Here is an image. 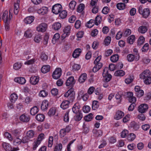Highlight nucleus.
Returning <instances> with one entry per match:
<instances>
[{
    "instance_id": "28",
    "label": "nucleus",
    "mask_w": 151,
    "mask_h": 151,
    "mask_svg": "<svg viewBox=\"0 0 151 151\" xmlns=\"http://www.w3.org/2000/svg\"><path fill=\"white\" fill-rule=\"evenodd\" d=\"M32 31L31 29H28L24 33V36L27 38H30L32 36Z\"/></svg>"
},
{
    "instance_id": "17",
    "label": "nucleus",
    "mask_w": 151,
    "mask_h": 151,
    "mask_svg": "<svg viewBox=\"0 0 151 151\" xmlns=\"http://www.w3.org/2000/svg\"><path fill=\"white\" fill-rule=\"evenodd\" d=\"M14 81L21 84H24L26 83V81L24 78L17 77L14 79Z\"/></svg>"
},
{
    "instance_id": "35",
    "label": "nucleus",
    "mask_w": 151,
    "mask_h": 151,
    "mask_svg": "<svg viewBox=\"0 0 151 151\" xmlns=\"http://www.w3.org/2000/svg\"><path fill=\"white\" fill-rule=\"evenodd\" d=\"M135 37L132 35L129 37L127 39V42L130 44H132L135 40Z\"/></svg>"
},
{
    "instance_id": "16",
    "label": "nucleus",
    "mask_w": 151,
    "mask_h": 151,
    "mask_svg": "<svg viewBox=\"0 0 151 151\" xmlns=\"http://www.w3.org/2000/svg\"><path fill=\"white\" fill-rule=\"evenodd\" d=\"M80 106L79 103H76L73 106L72 110L73 112L74 113H77L78 112L81 111L80 110Z\"/></svg>"
},
{
    "instance_id": "54",
    "label": "nucleus",
    "mask_w": 151,
    "mask_h": 151,
    "mask_svg": "<svg viewBox=\"0 0 151 151\" xmlns=\"http://www.w3.org/2000/svg\"><path fill=\"white\" fill-rule=\"evenodd\" d=\"M21 130L20 129H16L12 131V133L15 136L19 135L21 133Z\"/></svg>"
},
{
    "instance_id": "51",
    "label": "nucleus",
    "mask_w": 151,
    "mask_h": 151,
    "mask_svg": "<svg viewBox=\"0 0 151 151\" xmlns=\"http://www.w3.org/2000/svg\"><path fill=\"white\" fill-rule=\"evenodd\" d=\"M4 135L10 141H12L13 140V138L11 134L9 133L8 132H6L4 134Z\"/></svg>"
},
{
    "instance_id": "38",
    "label": "nucleus",
    "mask_w": 151,
    "mask_h": 151,
    "mask_svg": "<svg viewBox=\"0 0 151 151\" xmlns=\"http://www.w3.org/2000/svg\"><path fill=\"white\" fill-rule=\"evenodd\" d=\"M42 39V35L40 34L36 35L34 38V41L37 43H39Z\"/></svg>"
},
{
    "instance_id": "48",
    "label": "nucleus",
    "mask_w": 151,
    "mask_h": 151,
    "mask_svg": "<svg viewBox=\"0 0 151 151\" xmlns=\"http://www.w3.org/2000/svg\"><path fill=\"white\" fill-rule=\"evenodd\" d=\"M62 149V145L61 143L57 144L55 146L54 151H61Z\"/></svg>"
},
{
    "instance_id": "44",
    "label": "nucleus",
    "mask_w": 151,
    "mask_h": 151,
    "mask_svg": "<svg viewBox=\"0 0 151 151\" xmlns=\"http://www.w3.org/2000/svg\"><path fill=\"white\" fill-rule=\"evenodd\" d=\"M93 133L95 134L96 136L97 137L101 136L102 134V131L100 130L93 129Z\"/></svg>"
},
{
    "instance_id": "26",
    "label": "nucleus",
    "mask_w": 151,
    "mask_h": 151,
    "mask_svg": "<svg viewBox=\"0 0 151 151\" xmlns=\"http://www.w3.org/2000/svg\"><path fill=\"white\" fill-rule=\"evenodd\" d=\"M61 27V24L58 22L55 23L52 25V28L55 30H58Z\"/></svg>"
},
{
    "instance_id": "8",
    "label": "nucleus",
    "mask_w": 151,
    "mask_h": 151,
    "mask_svg": "<svg viewBox=\"0 0 151 151\" xmlns=\"http://www.w3.org/2000/svg\"><path fill=\"white\" fill-rule=\"evenodd\" d=\"M148 108V106L146 104H143L140 105L138 109L139 112L141 113H143L145 112Z\"/></svg>"
},
{
    "instance_id": "64",
    "label": "nucleus",
    "mask_w": 151,
    "mask_h": 151,
    "mask_svg": "<svg viewBox=\"0 0 151 151\" xmlns=\"http://www.w3.org/2000/svg\"><path fill=\"white\" fill-rule=\"evenodd\" d=\"M47 95V93L45 90L41 91L39 94V96L43 97L46 96Z\"/></svg>"
},
{
    "instance_id": "2",
    "label": "nucleus",
    "mask_w": 151,
    "mask_h": 151,
    "mask_svg": "<svg viewBox=\"0 0 151 151\" xmlns=\"http://www.w3.org/2000/svg\"><path fill=\"white\" fill-rule=\"evenodd\" d=\"M139 13L142 14V16L144 18H147L149 15L150 11L149 9L146 8L143 9L142 7L140 6L138 8Z\"/></svg>"
},
{
    "instance_id": "43",
    "label": "nucleus",
    "mask_w": 151,
    "mask_h": 151,
    "mask_svg": "<svg viewBox=\"0 0 151 151\" xmlns=\"http://www.w3.org/2000/svg\"><path fill=\"white\" fill-rule=\"evenodd\" d=\"M134 79V77L133 76H129L125 79V82L127 84H129L133 81Z\"/></svg>"
},
{
    "instance_id": "3",
    "label": "nucleus",
    "mask_w": 151,
    "mask_h": 151,
    "mask_svg": "<svg viewBox=\"0 0 151 151\" xmlns=\"http://www.w3.org/2000/svg\"><path fill=\"white\" fill-rule=\"evenodd\" d=\"M12 17V15L11 13L10 10H9V14L7 11H5L3 12L2 18L4 22H9Z\"/></svg>"
},
{
    "instance_id": "20",
    "label": "nucleus",
    "mask_w": 151,
    "mask_h": 151,
    "mask_svg": "<svg viewBox=\"0 0 151 151\" xmlns=\"http://www.w3.org/2000/svg\"><path fill=\"white\" fill-rule=\"evenodd\" d=\"M147 27L146 26H140L138 29V31L140 33L144 34L147 31Z\"/></svg>"
},
{
    "instance_id": "21",
    "label": "nucleus",
    "mask_w": 151,
    "mask_h": 151,
    "mask_svg": "<svg viewBox=\"0 0 151 151\" xmlns=\"http://www.w3.org/2000/svg\"><path fill=\"white\" fill-rule=\"evenodd\" d=\"M95 65L92 69L93 72L95 73L100 69L102 66V63H99L98 64H95Z\"/></svg>"
},
{
    "instance_id": "15",
    "label": "nucleus",
    "mask_w": 151,
    "mask_h": 151,
    "mask_svg": "<svg viewBox=\"0 0 151 151\" xmlns=\"http://www.w3.org/2000/svg\"><path fill=\"white\" fill-rule=\"evenodd\" d=\"M39 81V78L38 76H32L30 80L31 83L32 85H35Z\"/></svg>"
},
{
    "instance_id": "4",
    "label": "nucleus",
    "mask_w": 151,
    "mask_h": 151,
    "mask_svg": "<svg viewBox=\"0 0 151 151\" xmlns=\"http://www.w3.org/2000/svg\"><path fill=\"white\" fill-rule=\"evenodd\" d=\"M62 9L61 5L59 4H56L53 6L52 8V12L55 14H58Z\"/></svg>"
},
{
    "instance_id": "18",
    "label": "nucleus",
    "mask_w": 151,
    "mask_h": 151,
    "mask_svg": "<svg viewBox=\"0 0 151 151\" xmlns=\"http://www.w3.org/2000/svg\"><path fill=\"white\" fill-rule=\"evenodd\" d=\"M48 102L47 100L43 101L41 105V108L42 110L45 111L48 108Z\"/></svg>"
},
{
    "instance_id": "5",
    "label": "nucleus",
    "mask_w": 151,
    "mask_h": 151,
    "mask_svg": "<svg viewBox=\"0 0 151 151\" xmlns=\"http://www.w3.org/2000/svg\"><path fill=\"white\" fill-rule=\"evenodd\" d=\"M71 29V27L69 25H68L65 27L63 30V33L61 36L63 39H64L70 35Z\"/></svg>"
},
{
    "instance_id": "58",
    "label": "nucleus",
    "mask_w": 151,
    "mask_h": 151,
    "mask_svg": "<svg viewBox=\"0 0 151 151\" xmlns=\"http://www.w3.org/2000/svg\"><path fill=\"white\" fill-rule=\"evenodd\" d=\"M131 33V30L129 29H127L123 33V36L126 37L130 35Z\"/></svg>"
},
{
    "instance_id": "11",
    "label": "nucleus",
    "mask_w": 151,
    "mask_h": 151,
    "mask_svg": "<svg viewBox=\"0 0 151 151\" xmlns=\"http://www.w3.org/2000/svg\"><path fill=\"white\" fill-rule=\"evenodd\" d=\"M3 148L6 151H16L15 148H13L12 149L10 145L9 144L6 142L3 143L2 144Z\"/></svg>"
},
{
    "instance_id": "42",
    "label": "nucleus",
    "mask_w": 151,
    "mask_h": 151,
    "mask_svg": "<svg viewBox=\"0 0 151 151\" xmlns=\"http://www.w3.org/2000/svg\"><path fill=\"white\" fill-rule=\"evenodd\" d=\"M116 6L118 9L119 10H123L125 9L126 5L124 3H120L117 4Z\"/></svg>"
},
{
    "instance_id": "63",
    "label": "nucleus",
    "mask_w": 151,
    "mask_h": 151,
    "mask_svg": "<svg viewBox=\"0 0 151 151\" xmlns=\"http://www.w3.org/2000/svg\"><path fill=\"white\" fill-rule=\"evenodd\" d=\"M90 109L91 108L88 106H84L83 108V111L85 113L89 112L90 111Z\"/></svg>"
},
{
    "instance_id": "32",
    "label": "nucleus",
    "mask_w": 151,
    "mask_h": 151,
    "mask_svg": "<svg viewBox=\"0 0 151 151\" xmlns=\"http://www.w3.org/2000/svg\"><path fill=\"white\" fill-rule=\"evenodd\" d=\"M119 59V56L117 54L113 55L110 57V60L113 63L116 62Z\"/></svg>"
},
{
    "instance_id": "34",
    "label": "nucleus",
    "mask_w": 151,
    "mask_h": 151,
    "mask_svg": "<svg viewBox=\"0 0 151 151\" xmlns=\"http://www.w3.org/2000/svg\"><path fill=\"white\" fill-rule=\"evenodd\" d=\"M76 115L75 117V119L76 121H79L81 120L83 117L82 114L81 113V111L78 112V113H76Z\"/></svg>"
},
{
    "instance_id": "29",
    "label": "nucleus",
    "mask_w": 151,
    "mask_h": 151,
    "mask_svg": "<svg viewBox=\"0 0 151 151\" xmlns=\"http://www.w3.org/2000/svg\"><path fill=\"white\" fill-rule=\"evenodd\" d=\"M38 111V109L36 106L32 107L30 110V114L32 115H35Z\"/></svg>"
},
{
    "instance_id": "22",
    "label": "nucleus",
    "mask_w": 151,
    "mask_h": 151,
    "mask_svg": "<svg viewBox=\"0 0 151 151\" xmlns=\"http://www.w3.org/2000/svg\"><path fill=\"white\" fill-rule=\"evenodd\" d=\"M81 52V49L78 48L76 49L74 51L72 56L74 58H77L80 55V54Z\"/></svg>"
},
{
    "instance_id": "36",
    "label": "nucleus",
    "mask_w": 151,
    "mask_h": 151,
    "mask_svg": "<svg viewBox=\"0 0 151 151\" xmlns=\"http://www.w3.org/2000/svg\"><path fill=\"white\" fill-rule=\"evenodd\" d=\"M127 60L130 62H132L135 59V57L134 55L132 54H130L127 55Z\"/></svg>"
},
{
    "instance_id": "37",
    "label": "nucleus",
    "mask_w": 151,
    "mask_h": 151,
    "mask_svg": "<svg viewBox=\"0 0 151 151\" xmlns=\"http://www.w3.org/2000/svg\"><path fill=\"white\" fill-rule=\"evenodd\" d=\"M14 13L15 14L17 15L18 13L19 8V5L18 3L14 4Z\"/></svg>"
},
{
    "instance_id": "1",
    "label": "nucleus",
    "mask_w": 151,
    "mask_h": 151,
    "mask_svg": "<svg viewBox=\"0 0 151 151\" xmlns=\"http://www.w3.org/2000/svg\"><path fill=\"white\" fill-rule=\"evenodd\" d=\"M75 92L73 89L71 88L64 95L65 97L68 98V100L64 101L60 105V107L63 109L68 108L70 102H72L75 99Z\"/></svg>"
},
{
    "instance_id": "57",
    "label": "nucleus",
    "mask_w": 151,
    "mask_h": 151,
    "mask_svg": "<svg viewBox=\"0 0 151 151\" xmlns=\"http://www.w3.org/2000/svg\"><path fill=\"white\" fill-rule=\"evenodd\" d=\"M21 142L22 140L18 138H17L14 140L13 143L14 145L17 146L20 145Z\"/></svg>"
},
{
    "instance_id": "39",
    "label": "nucleus",
    "mask_w": 151,
    "mask_h": 151,
    "mask_svg": "<svg viewBox=\"0 0 151 151\" xmlns=\"http://www.w3.org/2000/svg\"><path fill=\"white\" fill-rule=\"evenodd\" d=\"M94 20L95 22V24L98 25L101 23V17L100 15L97 16Z\"/></svg>"
},
{
    "instance_id": "59",
    "label": "nucleus",
    "mask_w": 151,
    "mask_h": 151,
    "mask_svg": "<svg viewBox=\"0 0 151 151\" xmlns=\"http://www.w3.org/2000/svg\"><path fill=\"white\" fill-rule=\"evenodd\" d=\"M67 133L65 129H62L60 131V136L61 138L63 137L66 135Z\"/></svg>"
},
{
    "instance_id": "6",
    "label": "nucleus",
    "mask_w": 151,
    "mask_h": 151,
    "mask_svg": "<svg viewBox=\"0 0 151 151\" xmlns=\"http://www.w3.org/2000/svg\"><path fill=\"white\" fill-rule=\"evenodd\" d=\"M47 27V24L45 23H42L36 27V30L38 32H45Z\"/></svg>"
},
{
    "instance_id": "41",
    "label": "nucleus",
    "mask_w": 151,
    "mask_h": 151,
    "mask_svg": "<svg viewBox=\"0 0 151 151\" xmlns=\"http://www.w3.org/2000/svg\"><path fill=\"white\" fill-rule=\"evenodd\" d=\"M22 66V64L20 62H17L14 65V68L16 70H18L20 69Z\"/></svg>"
},
{
    "instance_id": "23",
    "label": "nucleus",
    "mask_w": 151,
    "mask_h": 151,
    "mask_svg": "<svg viewBox=\"0 0 151 151\" xmlns=\"http://www.w3.org/2000/svg\"><path fill=\"white\" fill-rule=\"evenodd\" d=\"M50 66L48 65H43L41 69V71L42 73H45L50 71Z\"/></svg>"
},
{
    "instance_id": "14",
    "label": "nucleus",
    "mask_w": 151,
    "mask_h": 151,
    "mask_svg": "<svg viewBox=\"0 0 151 151\" xmlns=\"http://www.w3.org/2000/svg\"><path fill=\"white\" fill-rule=\"evenodd\" d=\"M124 115V113L121 111L118 110L115 114L114 119L116 120H119L122 118Z\"/></svg>"
},
{
    "instance_id": "9",
    "label": "nucleus",
    "mask_w": 151,
    "mask_h": 151,
    "mask_svg": "<svg viewBox=\"0 0 151 151\" xmlns=\"http://www.w3.org/2000/svg\"><path fill=\"white\" fill-rule=\"evenodd\" d=\"M108 68H105L103 70V72L102 75L104 77L105 76V80L106 82H108L111 79V75L109 74H108L107 70Z\"/></svg>"
},
{
    "instance_id": "60",
    "label": "nucleus",
    "mask_w": 151,
    "mask_h": 151,
    "mask_svg": "<svg viewBox=\"0 0 151 151\" xmlns=\"http://www.w3.org/2000/svg\"><path fill=\"white\" fill-rule=\"evenodd\" d=\"M56 112V109L55 108H52L50 109L48 112V114L50 116L53 115L55 114Z\"/></svg>"
},
{
    "instance_id": "10",
    "label": "nucleus",
    "mask_w": 151,
    "mask_h": 151,
    "mask_svg": "<svg viewBox=\"0 0 151 151\" xmlns=\"http://www.w3.org/2000/svg\"><path fill=\"white\" fill-rule=\"evenodd\" d=\"M150 73L149 70H146L140 74V78L144 80L150 76Z\"/></svg>"
},
{
    "instance_id": "61",
    "label": "nucleus",
    "mask_w": 151,
    "mask_h": 151,
    "mask_svg": "<svg viewBox=\"0 0 151 151\" xmlns=\"http://www.w3.org/2000/svg\"><path fill=\"white\" fill-rule=\"evenodd\" d=\"M53 137L50 136L49 138L48 146L49 147H51L53 145Z\"/></svg>"
},
{
    "instance_id": "19",
    "label": "nucleus",
    "mask_w": 151,
    "mask_h": 151,
    "mask_svg": "<svg viewBox=\"0 0 151 151\" xmlns=\"http://www.w3.org/2000/svg\"><path fill=\"white\" fill-rule=\"evenodd\" d=\"M34 17L33 16H29L26 17L24 19V22L27 24H30L34 20Z\"/></svg>"
},
{
    "instance_id": "24",
    "label": "nucleus",
    "mask_w": 151,
    "mask_h": 151,
    "mask_svg": "<svg viewBox=\"0 0 151 151\" xmlns=\"http://www.w3.org/2000/svg\"><path fill=\"white\" fill-rule=\"evenodd\" d=\"M48 8L46 7H43L38 10V13L40 14L44 15L47 13Z\"/></svg>"
},
{
    "instance_id": "56",
    "label": "nucleus",
    "mask_w": 151,
    "mask_h": 151,
    "mask_svg": "<svg viewBox=\"0 0 151 151\" xmlns=\"http://www.w3.org/2000/svg\"><path fill=\"white\" fill-rule=\"evenodd\" d=\"M131 125L132 127L135 130H138L139 127V125L134 122H131Z\"/></svg>"
},
{
    "instance_id": "33",
    "label": "nucleus",
    "mask_w": 151,
    "mask_h": 151,
    "mask_svg": "<svg viewBox=\"0 0 151 151\" xmlns=\"http://www.w3.org/2000/svg\"><path fill=\"white\" fill-rule=\"evenodd\" d=\"M125 72L122 70H118L116 71L114 75L116 76H122L125 75Z\"/></svg>"
},
{
    "instance_id": "47",
    "label": "nucleus",
    "mask_w": 151,
    "mask_h": 151,
    "mask_svg": "<svg viewBox=\"0 0 151 151\" xmlns=\"http://www.w3.org/2000/svg\"><path fill=\"white\" fill-rule=\"evenodd\" d=\"M76 2L74 0L72 1L69 4V7L72 10H73L76 6Z\"/></svg>"
},
{
    "instance_id": "46",
    "label": "nucleus",
    "mask_w": 151,
    "mask_h": 151,
    "mask_svg": "<svg viewBox=\"0 0 151 151\" xmlns=\"http://www.w3.org/2000/svg\"><path fill=\"white\" fill-rule=\"evenodd\" d=\"M111 40V37L109 36H107L104 40V44L106 46L110 44Z\"/></svg>"
},
{
    "instance_id": "49",
    "label": "nucleus",
    "mask_w": 151,
    "mask_h": 151,
    "mask_svg": "<svg viewBox=\"0 0 151 151\" xmlns=\"http://www.w3.org/2000/svg\"><path fill=\"white\" fill-rule=\"evenodd\" d=\"M41 143L39 141L36 140L32 144V149L35 150L36 149L37 147Z\"/></svg>"
},
{
    "instance_id": "12",
    "label": "nucleus",
    "mask_w": 151,
    "mask_h": 151,
    "mask_svg": "<svg viewBox=\"0 0 151 151\" xmlns=\"http://www.w3.org/2000/svg\"><path fill=\"white\" fill-rule=\"evenodd\" d=\"M75 83V81L73 76L69 77L67 80L66 85L67 86H72Z\"/></svg>"
},
{
    "instance_id": "55",
    "label": "nucleus",
    "mask_w": 151,
    "mask_h": 151,
    "mask_svg": "<svg viewBox=\"0 0 151 151\" xmlns=\"http://www.w3.org/2000/svg\"><path fill=\"white\" fill-rule=\"evenodd\" d=\"M135 138V135L134 133H130L127 137V139L129 141H133Z\"/></svg>"
},
{
    "instance_id": "45",
    "label": "nucleus",
    "mask_w": 151,
    "mask_h": 151,
    "mask_svg": "<svg viewBox=\"0 0 151 151\" xmlns=\"http://www.w3.org/2000/svg\"><path fill=\"white\" fill-rule=\"evenodd\" d=\"M99 106L98 102L97 101H94L93 102L92 109L94 110H96Z\"/></svg>"
},
{
    "instance_id": "62",
    "label": "nucleus",
    "mask_w": 151,
    "mask_h": 151,
    "mask_svg": "<svg viewBox=\"0 0 151 151\" xmlns=\"http://www.w3.org/2000/svg\"><path fill=\"white\" fill-rule=\"evenodd\" d=\"M144 83L146 84H149L151 83V77L150 76L143 80Z\"/></svg>"
},
{
    "instance_id": "13",
    "label": "nucleus",
    "mask_w": 151,
    "mask_h": 151,
    "mask_svg": "<svg viewBox=\"0 0 151 151\" xmlns=\"http://www.w3.org/2000/svg\"><path fill=\"white\" fill-rule=\"evenodd\" d=\"M20 120L23 122H27L30 119V117L29 115L24 114L22 115L19 117Z\"/></svg>"
},
{
    "instance_id": "50",
    "label": "nucleus",
    "mask_w": 151,
    "mask_h": 151,
    "mask_svg": "<svg viewBox=\"0 0 151 151\" xmlns=\"http://www.w3.org/2000/svg\"><path fill=\"white\" fill-rule=\"evenodd\" d=\"M145 40V39L143 36H141L138 39L137 43L138 45H140L143 44Z\"/></svg>"
},
{
    "instance_id": "31",
    "label": "nucleus",
    "mask_w": 151,
    "mask_h": 151,
    "mask_svg": "<svg viewBox=\"0 0 151 151\" xmlns=\"http://www.w3.org/2000/svg\"><path fill=\"white\" fill-rule=\"evenodd\" d=\"M18 96L15 93L12 94L10 96V99L12 102L14 103L17 99Z\"/></svg>"
},
{
    "instance_id": "40",
    "label": "nucleus",
    "mask_w": 151,
    "mask_h": 151,
    "mask_svg": "<svg viewBox=\"0 0 151 151\" xmlns=\"http://www.w3.org/2000/svg\"><path fill=\"white\" fill-rule=\"evenodd\" d=\"M94 20L91 19L88 21L86 24V26L88 28L92 27L95 24Z\"/></svg>"
},
{
    "instance_id": "27",
    "label": "nucleus",
    "mask_w": 151,
    "mask_h": 151,
    "mask_svg": "<svg viewBox=\"0 0 151 151\" xmlns=\"http://www.w3.org/2000/svg\"><path fill=\"white\" fill-rule=\"evenodd\" d=\"M26 134L28 138H32L34 137L35 132L33 130H29L27 132Z\"/></svg>"
},
{
    "instance_id": "52",
    "label": "nucleus",
    "mask_w": 151,
    "mask_h": 151,
    "mask_svg": "<svg viewBox=\"0 0 151 151\" xmlns=\"http://www.w3.org/2000/svg\"><path fill=\"white\" fill-rule=\"evenodd\" d=\"M59 16L61 19H64L67 15V12L65 10H63L60 12Z\"/></svg>"
},
{
    "instance_id": "7",
    "label": "nucleus",
    "mask_w": 151,
    "mask_h": 151,
    "mask_svg": "<svg viewBox=\"0 0 151 151\" xmlns=\"http://www.w3.org/2000/svg\"><path fill=\"white\" fill-rule=\"evenodd\" d=\"M61 71L60 68H56L52 73L53 78L55 79L59 78L61 75Z\"/></svg>"
},
{
    "instance_id": "53",
    "label": "nucleus",
    "mask_w": 151,
    "mask_h": 151,
    "mask_svg": "<svg viewBox=\"0 0 151 151\" xmlns=\"http://www.w3.org/2000/svg\"><path fill=\"white\" fill-rule=\"evenodd\" d=\"M93 115L91 113H90L88 115L86 116L84 118L85 120L87 122L91 121L93 118Z\"/></svg>"
},
{
    "instance_id": "25",
    "label": "nucleus",
    "mask_w": 151,
    "mask_h": 151,
    "mask_svg": "<svg viewBox=\"0 0 151 151\" xmlns=\"http://www.w3.org/2000/svg\"><path fill=\"white\" fill-rule=\"evenodd\" d=\"M87 78V74L86 73H83L80 76L78 81L80 83L84 82Z\"/></svg>"
},
{
    "instance_id": "30",
    "label": "nucleus",
    "mask_w": 151,
    "mask_h": 151,
    "mask_svg": "<svg viewBox=\"0 0 151 151\" xmlns=\"http://www.w3.org/2000/svg\"><path fill=\"white\" fill-rule=\"evenodd\" d=\"M45 118V116L42 114H38L36 116V119L38 121L42 122Z\"/></svg>"
}]
</instances>
